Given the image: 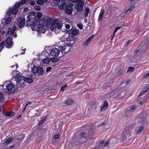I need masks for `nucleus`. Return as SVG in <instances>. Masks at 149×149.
<instances>
[{
  "mask_svg": "<svg viewBox=\"0 0 149 149\" xmlns=\"http://www.w3.org/2000/svg\"><path fill=\"white\" fill-rule=\"evenodd\" d=\"M24 137V135L23 134L22 135H19L18 136V139L19 140L23 139Z\"/></svg>",
  "mask_w": 149,
  "mask_h": 149,
  "instance_id": "obj_36",
  "label": "nucleus"
},
{
  "mask_svg": "<svg viewBox=\"0 0 149 149\" xmlns=\"http://www.w3.org/2000/svg\"><path fill=\"white\" fill-rule=\"evenodd\" d=\"M31 102H27V103L25 106L26 107L27 106H28V105H29V104H30V103H31Z\"/></svg>",
  "mask_w": 149,
  "mask_h": 149,
  "instance_id": "obj_64",
  "label": "nucleus"
},
{
  "mask_svg": "<svg viewBox=\"0 0 149 149\" xmlns=\"http://www.w3.org/2000/svg\"><path fill=\"white\" fill-rule=\"evenodd\" d=\"M12 38L11 37H8V38L6 42L8 45L6 46V47L7 48H10L13 45V42L12 41Z\"/></svg>",
  "mask_w": 149,
  "mask_h": 149,
  "instance_id": "obj_10",
  "label": "nucleus"
},
{
  "mask_svg": "<svg viewBox=\"0 0 149 149\" xmlns=\"http://www.w3.org/2000/svg\"><path fill=\"white\" fill-rule=\"evenodd\" d=\"M90 42V41L87 39L86 41L84 43V45L85 46H87Z\"/></svg>",
  "mask_w": 149,
  "mask_h": 149,
  "instance_id": "obj_42",
  "label": "nucleus"
},
{
  "mask_svg": "<svg viewBox=\"0 0 149 149\" xmlns=\"http://www.w3.org/2000/svg\"><path fill=\"white\" fill-rule=\"evenodd\" d=\"M104 12V10L103 9H101L98 19V20L99 21H101L102 20Z\"/></svg>",
  "mask_w": 149,
  "mask_h": 149,
  "instance_id": "obj_19",
  "label": "nucleus"
},
{
  "mask_svg": "<svg viewBox=\"0 0 149 149\" xmlns=\"http://www.w3.org/2000/svg\"><path fill=\"white\" fill-rule=\"evenodd\" d=\"M70 1L72 2H77L78 1H81V0H70Z\"/></svg>",
  "mask_w": 149,
  "mask_h": 149,
  "instance_id": "obj_59",
  "label": "nucleus"
},
{
  "mask_svg": "<svg viewBox=\"0 0 149 149\" xmlns=\"http://www.w3.org/2000/svg\"><path fill=\"white\" fill-rule=\"evenodd\" d=\"M15 115V112H13L10 113H6L5 114V115L7 117H13Z\"/></svg>",
  "mask_w": 149,
  "mask_h": 149,
  "instance_id": "obj_27",
  "label": "nucleus"
},
{
  "mask_svg": "<svg viewBox=\"0 0 149 149\" xmlns=\"http://www.w3.org/2000/svg\"><path fill=\"white\" fill-rule=\"evenodd\" d=\"M44 122L42 120L38 123V125H40L43 123Z\"/></svg>",
  "mask_w": 149,
  "mask_h": 149,
  "instance_id": "obj_48",
  "label": "nucleus"
},
{
  "mask_svg": "<svg viewBox=\"0 0 149 149\" xmlns=\"http://www.w3.org/2000/svg\"><path fill=\"white\" fill-rule=\"evenodd\" d=\"M128 131H125L123 132L121 134V136L123 140H124L126 139L127 137L126 135H127V133H128Z\"/></svg>",
  "mask_w": 149,
  "mask_h": 149,
  "instance_id": "obj_22",
  "label": "nucleus"
},
{
  "mask_svg": "<svg viewBox=\"0 0 149 149\" xmlns=\"http://www.w3.org/2000/svg\"><path fill=\"white\" fill-rule=\"evenodd\" d=\"M19 72L17 70H15L13 71V75L15 76V79L17 82H20L22 80V77L21 75L19 74L17 72Z\"/></svg>",
  "mask_w": 149,
  "mask_h": 149,
  "instance_id": "obj_7",
  "label": "nucleus"
},
{
  "mask_svg": "<svg viewBox=\"0 0 149 149\" xmlns=\"http://www.w3.org/2000/svg\"><path fill=\"white\" fill-rule=\"evenodd\" d=\"M65 27L67 29H69L70 28V26L68 24H65Z\"/></svg>",
  "mask_w": 149,
  "mask_h": 149,
  "instance_id": "obj_56",
  "label": "nucleus"
},
{
  "mask_svg": "<svg viewBox=\"0 0 149 149\" xmlns=\"http://www.w3.org/2000/svg\"><path fill=\"white\" fill-rule=\"evenodd\" d=\"M35 1H32V2H31L30 3L31 5L32 6H33L35 4Z\"/></svg>",
  "mask_w": 149,
  "mask_h": 149,
  "instance_id": "obj_60",
  "label": "nucleus"
},
{
  "mask_svg": "<svg viewBox=\"0 0 149 149\" xmlns=\"http://www.w3.org/2000/svg\"><path fill=\"white\" fill-rule=\"evenodd\" d=\"M36 16L38 18V19H37V22H39L40 21V18L42 16V14L40 13H37Z\"/></svg>",
  "mask_w": 149,
  "mask_h": 149,
  "instance_id": "obj_28",
  "label": "nucleus"
},
{
  "mask_svg": "<svg viewBox=\"0 0 149 149\" xmlns=\"http://www.w3.org/2000/svg\"><path fill=\"white\" fill-rule=\"evenodd\" d=\"M62 5L63 6L64 8H65V7L66 8L68 6H67V3H63Z\"/></svg>",
  "mask_w": 149,
  "mask_h": 149,
  "instance_id": "obj_58",
  "label": "nucleus"
},
{
  "mask_svg": "<svg viewBox=\"0 0 149 149\" xmlns=\"http://www.w3.org/2000/svg\"><path fill=\"white\" fill-rule=\"evenodd\" d=\"M13 139V138L12 137H9L4 142V143L6 145L9 143Z\"/></svg>",
  "mask_w": 149,
  "mask_h": 149,
  "instance_id": "obj_26",
  "label": "nucleus"
},
{
  "mask_svg": "<svg viewBox=\"0 0 149 149\" xmlns=\"http://www.w3.org/2000/svg\"><path fill=\"white\" fill-rule=\"evenodd\" d=\"M14 86L13 84L10 83H8L6 86V89L8 91H10L14 89Z\"/></svg>",
  "mask_w": 149,
  "mask_h": 149,
  "instance_id": "obj_14",
  "label": "nucleus"
},
{
  "mask_svg": "<svg viewBox=\"0 0 149 149\" xmlns=\"http://www.w3.org/2000/svg\"><path fill=\"white\" fill-rule=\"evenodd\" d=\"M11 21V18L10 17H8L5 20V23L7 24H9Z\"/></svg>",
  "mask_w": 149,
  "mask_h": 149,
  "instance_id": "obj_32",
  "label": "nucleus"
},
{
  "mask_svg": "<svg viewBox=\"0 0 149 149\" xmlns=\"http://www.w3.org/2000/svg\"><path fill=\"white\" fill-rule=\"evenodd\" d=\"M4 41H2L0 44V47L2 49L4 47Z\"/></svg>",
  "mask_w": 149,
  "mask_h": 149,
  "instance_id": "obj_39",
  "label": "nucleus"
},
{
  "mask_svg": "<svg viewBox=\"0 0 149 149\" xmlns=\"http://www.w3.org/2000/svg\"><path fill=\"white\" fill-rule=\"evenodd\" d=\"M136 108V107L135 105L132 106L131 107L130 110H128L127 111V113L128 114L129 113H131V114H132L134 111L135 110Z\"/></svg>",
  "mask_w": 149,
  "mask_h": 149,
  "instance_id": "obj_18",
  "label": "nucleus"
},
{
  "mask_svg": "<svg viewBox=\"0 0 149 149\" xmlns=\"http://www.w3.org/2000/svg\"><path fill=\"white\" fill-rule=\"evenodd\" d=\"M51 19H50V18L47 19L46 21L47 24H50L51 22Z\"/></svg>",
  "mask_w": 149,
  "mask_h": 149,
  "instance_id": "obj_45",
  "label": "nucleus"
},
{
  "mask_svg": "<svg viewBox=\"0 0 149 149\" xmlns=\"http://www.w3.org/2000/svg\"><path fill=\"white\" fill-rule=\"evenodd\" d=\"M126 113V116L127 117L130 116L132 114H131V113H129L128 114H127V112Z\"/></svg>",
  "mask_w": 149,
  "mask_h": 149,
  "instance_id": "obj_63",
  "label": "nucleus"
},
{
  "mask_svg": "<svg viewBox=\"0 0 149 149\" xmlns=\"http://www.w3.org/2000/svg\"><path fill=\"white\" fill-rule=\"evenodd\" d=\"M108 108V103L106 101H105L104 103L103 107L101 108V111H105Z\"/></svg>",
  "mask_w": 149,
  "mask_h": 149,
  "instance_id": "obj_17",
  "label": "nucleus"
},
{
  "mask_svg": "<svg viewBox=\"0 0 149 149\" xmlns=\"http://www.w3.org/2000/svg\"><path fill=\"white\" fill-rule=\"evenodd\" d=\"M32 70L34 73H38L39 74H42L44 72L42 69L40 67L34 66L32 68Z\"/></svg>",
  "mask_w": 149,
  "mask_h": 149,
  "instance_id": "obj_6",
  "label": "nucleus"
},
{
  "mask_svg": "<svg viewBox=\"0 0 149 149\" xmlns=\"http://www.w3.org/2000/svg\"><path fill=\"white\" fill-rule=\"evenodd\" d=\"M3 90H4V89H3V86L2 85H0V92L3 91Z\"/></svg>",
  "mask_w": 149,
  "mask_h": 149,
  "instance_id": "obj_51",
  "label": "nucleus"
},
{
  "mask_svg": "<svg viewBox=\"0 0 149 149\" xmlns=\"http://www.w3.org/2000/svg\"><path fill=\"white\" fill-rule=\"evenodd\" d=\"M60 53V50L56 48H54L50 51L51 55L54 56H58Z\"/></svg>",
  "mask_w": 149,
  "mask_h": 149,
  "instance_id": "obj_8",
  "label": "nucleus"
},
{
  "mask_svg": "<svg viewBox=\"0 0 149 149\" xmlns=\"http://www.w3.org/2000/svg\"><path fill=\"white\" fill-rule=\"evenodd\" d=\"M52 67H49L47 68L46 69V72H49L50 70L52 69Z\"/></svg>",
  "mask_w": 149,
  "mask_h": 149,
  "instance_id": "obj_50",
  "label": "nucleus"
},
{
  "mask_svg": "<svg viewBox=\"0 0 149 149\" xmlns=\"http://www.w3.org/2000/svg\"><path fill=\"white\" fill-rule=\"evenodd\" d=\"M26 50V49H25L23 50H22L21 51L22 52H21V54H24Z\"/></svg>",
  "mask_w": 149,
  "mask_h": 149,
  "instance_id": "obj_55",
  "label": "nucleus"
},
{
  "mask_svg": "<svg viewBox=\"0 0 149 149\" xmlns=\"http://www.w3.org/2000/svg\"><path fill=\"white\" fill-rule=\"evenodd\" d=\"M25 24V20L24 19H21L19 23V27L20 28H22L24 26Z\"/></svg>",
  "mask_w": 149,
  "mask_h": 149,
  "instance_id": "obj_20",
  "label": "nucleus"
},
{
  "mask_svg": "<svg viewBox=\"0 0 149 149\" xmlns=\"http://www.w3.org/2000/svg\"><path fill=\"white\" fill-rule=\"evenodd\" d=\"M130 40H128V41H127V42L126 43H125V46H127V45H128V44H129V43L130 42Z\"/></svg>",
  "mask_w": 149,
  "mask_h": 149,
  "instance_id": "obj_61",
  "label": "nucleus"
},
{
  "mask_svg": "<svg viewBox=\"0 0 149 149\" xmlns=\"http://www.w3.org/2000/svg\"><path fill=\"white\" fill-rule=\"evenodd\" d=\"M42 62L44 64H48L50 61V59L48 57L44 58L42 60Z\"/></svg>",
  "mask_w": 149,
  "mask_h": 149,
  "instance_id": "obj_21",
  "label": "nucleus"
},
{
  "mask_svg": "<svg viewBox=\"0 0 149 149\" xmlns=\"http://www.w3.org/2000/svg\"><path fill=\"white\" fill-rule=\"evenodd\" d=\"M50 61L52 62L55 63L56 62L58 61V59L56 58H52L50 59Z\"/></svg>",
  "mask_w": 149,
  "mask_h": 149,
  "instance_id": "obj_35",
  "label": "nucleus"
},
{
  "mask_svg": "<svg viewBox=\"0 0 149 149\" xmlns=\"http://www.w3.org/2000/svg\"><path fill=\"white\" fill-rule=\"evenodd\" d=\"M144 127L143 126L139 127L136 128L137 130V133H139L142 132L144 130Z\"/></svg>",
  "mask_w": 149,
  "mask_h": 149,
  "instance_id": "obj_23",
  "label": "nucleus"
},
{
  "mask_svg": "<svg viewBox=\"0 0 149 149\" xmlns=\"http://www.w3.org/2000/svg\"><path fill=\"white\" fill-rule=\"evenodd\" d=\"M120 28V27H117L114 30V32H116Z\"/></svg>",
  "mask_w": 149,
  "mask_h": 149,
  "instance_id": "obj_49",
  "label": "nucleus"
},
{
  "mask_svg": "<svg viewBox=\"0 0 149 149\" xmlns=\"http://www.w3.org/2000/svg\"><path fill=\"white\" fill-rule=\"evenodd\" d=\"M38 31L43 33H45V30L44 29V25L42 24H39L38 25Z\"/></svg>",
  "mask_w": 149,
  "mask_h": 149,
  "instance_id": "obj_12",
  "label": "nucleus"
},
{
  "mask_svg": "<svg viewBox=\"0 0 149 149\" xmlns=\"http://www.w3.org/2000/svg\"><path fill=\"white\" fill-rule=\"evenodd\" d=\"M67 32L68 33H72L73 35L77 36L79 33V30L77 29L72 28L68 30Z\"/></svg>",
  "mask_w": 149,
  "mask_h": 149,
  "instance_id": "obj_9",
  "label": "nucleus"
},
{
  "mask_svg": "<svg viewBox=\"0 0 149 149\" xmlns=\"http://www.w3.org/2000/svg\"><path fill=\"white\" fill-rule=\"evenodd\" d=\"M57 46L60 49L62 52L64 51L66 53L68 52L70 50V46L68 44L65 45L64 42L61 41L57 44Z\"/></svg>",
  "mask_w": 149,
  "mask_h": 149,
  "instance_id": "obj_4",
  "label": "nucleus"
},
{
  "mask_svg": "<svg viewBox=\"0 0 149 149\" xmlns=\"http://www.w3.org/2000/svg\"><path fill=\"white\" fill-rule=\"evenodd\" d=\"M147 117L146 113L145 112H142L139 116V117L141 119V121H143L146 119Z\"/></svg>",
  "mask_w": 149,
  "mask_h": 149,
  "instance_id": "obj_11",
  "label": "nucleus"
},
{
  "mask_svg": "<svg viewBox=\"0 0 149 149\" xmlns=\"http://www.w3.org/2000/svg\"><path fill=\"white\" fill-rule=\"evenodd\" d=\"M134 70V68L130 67H129V69L127 71V72H132Z\"/></svg>",
  "mask_w": 149,
  "mask_h": 149,
  "instance_id": "obj_34",
  "label": "nucleus"
},
{
  "mask_svg": "<svg viewBox=\"0 0 149 149\" xmlns=\"http://www.w3.org/2000/svg\"><path fill=\"white\" fill-rule=\"evenodd\" d=\"M27 19L26 21V24L29 26H31L35 27L36 25V22H38L37 19H38L37 16L36 15V13L32 12L29 13L27 16Z\"/></svg>",
  "mask_w": 149,
  "mask_h": 149,
  "instance_id": "obj_1",
  "label": "nucleus"
},
{
  "mask_svg": "<svg viewBox=\"0 0 149 149\" xmlns=\"http://www.w3.org/2000/svg\"><path fill=\"white\" fill-rule=\"evenodd\" d=\"M86 134V133L85 132H83L81 133L80 135L81 137H84L85 135Z\"/></svg>",
  "mask_w": 149,
  "mask_h": 149,
  "instance_id": "obj_53",
  "label": "nucleus"
},
{
  "mask_svg": "<svg viewBox=\"0 0 149 149\" xmlns=\"http://www.w3.org/2000/svg\"><path fill=\"white\" fill-rule=\"evenodd\" d=\"M67 86V84H65L63 85L62 86L60 90L61 91H63L64 89Z\"/></svg>",
  "mask_w": 149,
  "mask_h": 149,
  "instance_id": "obj_31",
  "label": "nucleus"
},
{
  "mask_svg": "<svg viewBox=\"0 0 149 149\" xmlns=\"http://www.w3.org/2000/svg\"><path fill=\"white\" fill-rule=\"evenodd\" d=\"M58 8L61 10H62L64 8L63 6L62 5H60L58 6Z\"/></svg>",
  "mask_w": 149,
  "mask_h": 149,
  "instance_id": "obj_52",
  "label": "nucleus"
},
{
  "mask_svg": "<svg viewBox=\"0 0 149 149\" xmlns=\"http://www.w3.org/2000/svg\"><path fill=\"white\" fill-rule=\"evenodd\" d=\"M20 3L19 2L16 3L14 7L12 8H10L6 13L7 15L10 16L12 14L13 15L15 14L18 11L17 8L20 6Z\"/></svg>",
  "mask_w": 149,
  "mask_h": 149,
  "instance_id": "obj_3",
  "label": "nucleus"
},
{
  "mask_svg": "<svg viewBox=\"0 0 149 149\" xmlns=\"http://www.w3.org/2000/svg\"><path fill=\"white\" fill-rule=\"evenodd\" d=\"M3 100V97L2 94L0 92V100L2 101Z\"/></svg>",
  "mask_w": 149,
  "mask_h": 149,
  "instance_id": "obj_47",
  "label": "nucleus"
},
{
  "mask_svg": "<svg viewBox=\"0 0 149 149\" xmlns=\"http://www.w3.org/2000/svg\"><path fill=\"white\" fill-rule=\"evenodd\" d=\"M149 77V73L146 74L143 76L144 78H146L147 77Z\"/></svg>",
  "mask_w": 149,
  "mask_h": 149,
  "instance_id": "obj_57",
  "label": "nucleus"
},
{
  "mask_svg": "<svg viewBox=\"0 0 149 149\" xmlns=\"http://www.w3.org/2000/svg\"><path fill=\"white\" fill-rule=\"evenodd\" d=\"M60 0H54V3L56 5H58L60 2Z\"/></svg>",
  "mask_w": 149,
  "mask_h": 149,
  "instance_id": "obj_41",
  "label": "nucleus"
},
{
  "mask_svg": "<svg viewBox=\"0 0 149 149\" xmlns=\"http://www.w3.org/2000/svg\"><path fill=\"white\" fill-rule=\"evenodd\" d=\"M60 136L58 134H56L54 135L53 137V138L55 140L58 139L59 137Z\"/></svg>",
  "mask_w": 149,
  "mask_h": 149,
  "instance_id": "obj_38",
  "label": "nucleus"
},
{
  "mask_svg": "<svg viewBox=\"0 0 149 149\" xmlns=\"http://www.w3.org/2000/svg\"><path fill=\"white\" fill-rule=\"evenodd\" d=\"M16 30V27L15 26V25L13 27V29L12 30L11 28H9L8 31H7L6 34H9L10 33H11V35L13 34L15 31Z\"/></svg>",
  "mask_w": 149,
  "mask_h": 149,
  "instance_id": "obj_13",
  "label": "nucleus"
},
{
  "mask_svg": "<svg viewBox=\"0 0 149 149\" xmlns=\"http://www.w3.org/2000/svg\"><path fill=\"white\" fill-rule=\"evenodd\" d=\"M134 9L133 7H131L129 8L126 11V13H129L131 12V10H132Z\"/></svg>",
  "mask_w": 149,
  "mask_h": 149,
  "instance_id": "obj_37",
  "label": "nucleus"
},
{
  "mask_svg": "<svg viewBox=\"0 0 149 149\" xmlns=\"http://www.w3.org/2000/svg\"><path fill=\"white\" fill-rule=\"evenodd\" d=\"M148 97L146 96L142 97V100L143 101V103H144L147 101L148 100Z\"/></svg>",
  "mask_w": 149,
  "mask_h": 149,
  "instance_id": "obj_40",
  "label": "nucleus"
},
{
  "mask_svg": "<svg viewBox=\"0 0 149 149\" xmlns=\"http://www.w3.org/2000/svg\"><path fill=\"white\" fill-rule=\"evenodd\" d=\"M72 7L70 6H68L65 9V12L68 14H70L72 13Z\"/></svg>",
  "mask_w": 149,
  "mask_h": 149,
  "instance_id": "obj_15",
  "label": "nucleus"
},
{
  "mask_svg": "<svg viewBox=\"0 0 149 149\" xmlns=\"http://www.w3.org/2000/svg\"><path fill=\"white\" fill-rule=\"evenodd\" d=\"M89 12V8L88 7H86L85 8V13L84 15V16L86 17H87L88 15V13Z\"/></svg>",
  "mask_w": 149,
  "mask_h": 149,
  "instance_id": "obj_30",
  "label": "nucleus"
},
{
  "mask_svg": "<svg viewBox=\"0 0 149 149\" xmlns=\"http://www.w3.org/2000/svg\"><path fill=\"white\" fill-rule=\"evenodd\" d=\"M37 3L38 5L41 6L43 5L44 2L42 0H38Z\"/></svg>",
  "mask_w": 149,
  "mask_h": 149,
  "instance_id": "obj_33",
  "label": "nucleus"
},
{
  "mask_svg": "<svg viewBox=\"0 0 149 149\" xmlns=\"http://www.w3.org/2000/svg\"><path fill=\"white\" fill-rule=\"evenodd\" d=\"M84 4V2L81 1L76 4L75 8L76 10L79 12H81L83 9V7Z\"/></svg>",
  "mask_w": 149,
  "mask_h": 149,
  "instance_id": "obj_5",
  "label": "nucleus"
},
{
  "mask_svg": "<svg viewBox=\"0 0 149 149\" xmlns=\"http://www.w3.org/2000/svg\"><path fill=\"white\" fill-rule=\"evenodd\" d=\"M62 26V23H60L58 21H55L51 27V29L52 31H54L56 33H58L61 31Z\"/></svg>",
  "mask_w": 149,
  "mask_h": 149,
  "instance_id": "obj_2",
  "label": "nucleus"
},
{
  "mask_svg": "<svg viewBox=\"0 0 149 149\" xmlns=\"http://www.w3.org/2000/svg\"><path fill=\"white\" fill-rule=\"evenodd\" d=\"M23 79L24 81L28 83H31L32 82V80L30 78L27 77H24Z\"/></svg>",
  "mask_w": 149,
  "mask_h": 149,
  "instance_id": "obj_24",
  "label": "nucleus"
},
{
  "mask_svg": "<svg viewBox=\"0 0 149 149\" xmlns=\"http://www.w3.org/2000/svg\"><path fill=\"white\" fill-rule=\"evenodd\" d=\"M25 2H26V1L25 0H22L20 1V4H24V3H25Z\"/></svg>",
  "mask_w": 149,
  "mask_h": 149,
  "instance_id": "obj_54",
  "label": "nucleus"
},
{
  "mask_svg": "<svg viewBox=\"0 0 149 149\" xmlns=\"http://www.w3.org/2000/svg\"><path fill=\"white\" fill-rule=\"evenodd\" d=\"M47 117L46 116H45L44 117V118H43V119L42 120L44 122H45L46 120L47 119Z\"/></svg>",
  "mask_w": 149,
  "mask_h": 149,
  "instance_id": "obj_62",
  "label": "nucleus"
},
{
  "mask_svg": "<svg viewBox=\"0 0 149 149\" xmlns=\"http://www.w3.org/2000/svg\"><path fill=\"white\" fill-rule=\"evenodd\" d=\"M74 102L73 100L72 99H68L65 102V104L67 105H69L73 103Z\"/></svg>",
  "mask_w": 149,
  "mask_h": 149,
  "instance_id": "obj_25",
  "label": "nucleus"
},
{
  "mask_svg": "<svg viewBox=\"0 0 149 149\" xmlns=\"http://www.w3.org/2000/svg\"><path fill=\"white\" fill-rule=\"evenodd\" d=\"M34 9L36 10H40L41 8L40 6H36L34 7Z\"/></svg>",
  "mask_w": 149,
  "mask_h": 149,
  "instance_id": "obj_43",
  "label": "nucleus"
},
{
  "mask_svg": "<svg viewBox=\"0 0 149 149\" xmlns=\"http://www.w3.org/2000/svg\"><path fill=\"white\" fill-rule=\"evenodd\" d=\"M149 90V85L147 84L146 85L143 91L139 94V96H141L144 94L146 91Z\"/></svg>",
  "mask_w": 149,
  "mask_h": 149,
  "instance_id": "obj_16",
  "label": "nucleus"
},
{
  "mask_svg": "<svg viewBox=\"0 0 149 149\" xmlns=\"http://www.w3.org/2000/svg\"><path fill=\"white\" fill-rule=\"evenodd\" d=\"M94 36V35L90 36L88 39L87 40L89 41L90 42L91 40Z\"/></svg>",
  "mask_w": 149,
  "mask_h": 149,
  "instance_id": "obj_46",
  "label": "nucleus"
},
{
  "mask_svg": "<svg viewBox=\"0 0 149 149\" xmlns=\"http://www.w3.org/2000/svg\"><path fill=\"white\" fill-rule=\"evenodd\" d=\"M78 27L80 29H82L83 28V25L81 24H77Z\"/></svg>",
  "mask_w": 149,
  "mask_h": 149,
  "instance_id": "obj_44",
  "label": "nucleus"
},
{
  "mask_svg": "<svg viewBox=\"0 0 149 149\" xmlns=\"http://www.w3.org/2000/svg\"><path fill=\"white\" fill-rule=\"evenodd\" d=\"M126 131H128V133H127V135H126V136L127 137H129L130 136H131L132 134V131H131V129H130L129 130H128V128L127 127L126 128Z\"/></svg>",
  "mask_w": 149,
  "mask_h": 149,
  "instance_id": "obj_29",
  "label": "nucleus"
}]
</instances>
